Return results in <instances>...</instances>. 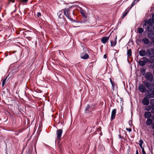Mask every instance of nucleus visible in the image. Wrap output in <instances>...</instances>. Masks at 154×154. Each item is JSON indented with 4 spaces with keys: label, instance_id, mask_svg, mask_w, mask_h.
Returning a JSON list of instances; mask_svg holds the SVG:
<instances>
[{
    "label": "nucleus",
    "instance_id": "e433bc0d",
    "mask_svg": "<svg viewBox=\"0 0 154 154\" xmlns=\"http://www.w3.org/2000/svg\"><path fill=\"white\" fill-rule=\"evenodd\" d=\"M151 126L152 129H154V123L152 124Z\"/></svg>",
    "mask_w": 154,
    "mask_h": 154
},
{
    "label": "nucleus",
    "instance_id": "37998d69",
    "mask_svg": "<svg viewBox=\"0 0 154 154\" xmlns=\"http://www.w3.org/2000/svg\"><path fill=\"white\" fill-rule=\"evenodd\" d=\"M140 148L142 149V148H143L142 146V145H139Z\"/></svg>",
    "mask_w": 154,
    "mask_h": 154
},
{
    "label": "nucleus",
    "instance_id": "c03bdc74",
    "mask_svg": "<svg viewBox=\"0 0 154 154\" xmlns=\"http://www.w3.org/2000/svg\"><path fill=\"white\" fill-rule=\"evenodd\" d=\"M136 154H139L137 150V151H136Z\"/></svg>",
    "mask_w": 154,
    "mask_h": 154
},
{
    "label": "nucleus",
    "instance_id": "7c9ffc66",
    "mask_svg": "<svg viewBox=\"0 0 154 154\" xmlns=\"http://www.w3.org/2000/svg\"><path fill=\"white\" fill-rule=\"evenodd\" d=\"M90 108V106L89 105H88L86 106L85 109V111H88Z\"/></svg>",
    "mask_w": 154,
    "mask_h": 154
},
{
    "label": "nucleus",
    "instance_id": "aec40b11",
    "mask_svg": "<svg viewBox=\"0 0 154 154\" xmlns=\"http://www.w3.org/2000/svg\"><path fill=\"white\" fill-rule=\"evenodd\" d=\"M142 42L145 45H148L149 42V40L147 38H143L142 39Z\"/></svg>",
    "mask_w": 154,
    "mask_h": 154
},
{
    "label": "nucleus",
    "instance_id": "412c9836",
    "mask_svg": "<svg viewBox=\"0 0 154 154\" xmlns=\"http://www.w3.org/2000/svg\"><path fill=\"white\" fill-rule=\"evenodd\" d=\"M152 120L150 118L147 119L146 122V124L148 126H149L152 124Z\"/></svg>",
    "mask_w": 154,
    "mask_h": 154
},
{
    "label": "nucleus",
    "instance_id": "dca6fc26",
    "mask_svg": "<svg viewBox=\"0 0 154 154\" xmlns=\"http://www.w3.org/2000/svg\"><path fill=\"white\" fill-rule=\"evenodd\" d=\"M109 38V36L107 37H103L101 39V42L103 44L106 43L108 41Z\"/></svg>",
    "mask_w": 154,
    "mask_h": 154
},
{
    "label": "nucleus",
    "instance_id": "2f4dec72",
    "mask_svg": "<svg viewBox=\"0 0 154 154\" xmlns=\"http://www.w3.org/2000/svg\"><path fill=\"white\" fill-rule=\"evenodd\" d=\"M139 145H142L143 143V141L141 139L139 141Z\"/></svg>",
    "mask_w": 154,
    "mask_h": 154
},
{
    "label": "nucleus",
    "instance_id": "f03ea898",
    "mask_svg": "<svg viewBox=\"0 0 154 154\" xmlns=\"http://www.w3.org/2000/svg\"><path fill=\"white\" fill-rule=\"evenodd\" d=\"M147 51L148 53L149 57H151L149 60L150 63H153L154 62V49L153 48H150L147 50Z\"/></svg>",
    "mask_w": 154,
    "mask_h": 154
},
{
    "label": "nucleus",
    "instance_id": "ea45409f",
    "mask_svg": "<svg viewBox=\"0 0 154 154\" xmlns=\"http://www.w3.org/2000/svg\"><path fill=\"white\" fill-rule=\"evenodd\" d=\"M16 33L17 34H20V32L19 31L17 30L16 32Z\"/></svg>",
    "mask_w": 154,
    "mask_h": 154
},
{
    "label": "nucleus",
    "instance_id": "1a4fd4ad",
    "mask_svg": "<svg viewBox=\"0 0 154 154\" xmlns=\"http://www.w3.org/2000/svg\"><path fill=\"white\" fill-rule=\"evenodd\" d=\"M146 29H145V30L147 31L148 32H154V27L152 25H148Z\"/></svg>",
    "mask_w": 154,
    "mask_h": 154
},
{
    "label": "nucleus",
    "instance_id": "6ab92c4d",
    "mask_svg": "<svg viewBox=\"0 0 154 154\" xmlns=\"http://www.w3.org/2000/svg\"><path fill=\"white\" fill-rule=\"evenodd\" d=\"M147 36L148 38L151 39L152 41L154 40V33H149Z\"/></svg>",
    "mask_w": 154,
    "mask_h": 154
},
{
    "label": "nucleus",
    "instance_id": "0eeeda50",
    "mask_svg": "<svg viewBox=\"0 0 154 154\" xmlns=\"http://www.w3.org/2000/svg\"><path fill=\"white\" fill-rule=\"evenodd\" d=\"M138 90L141 92L143 93L146 91V87L142 85H140L138 86Z\"/></svg>",
    "mask_w": 154,
    "mask_h": 154
},
{
    "label": "nucleus",
    "instance_id": "a211bd4d",
    "mask_svg": "<svg viewBox=\"0 0 154 154\" xmlns=\"http://www.w3.org/2000/svg\"><path fill=\"white\" fill-rule=\"evenodd\" d=\"M150 104L152 107L151 112L152 113L154 114V99H152L151 100Z\"/></svg>",
    "mask_w": 154,
    "mask_h": 154
},
{
    "label": "nucleus",
    "instance_id": "5701e85b",
    "mask_svg": "<svg viewBox=\"0 0 154 154\" xmlns=\"http://www.w3.org/2000/svg\"><path fill=\"white\" fill-rule=\"evenodd\" d=\"M145 107V109L146 110L148 111V112L151 109H152V106H150L149 105H146Z\"/></svg>",
    "mask_w": 154,
    "mask_h": 154
},
{
    "label": "nucleus",
    "instance_id": "393cba45",
    "mask_svg": "<svg viewBox=\"0 0 154 154\" xmlns=\"http://www.w3.org/2000/svg\"><path fill=\"white\" fill-rule=\"evenodd\" d=\"M143 29L142 28L140 27L137 29V31L140 34L142 33L143 32Z\"/></svg>",
    "mask_w": 154,
    "mask_h": 154
},
{
    "label": "nucleus",
    "instance_id": "f257e3e1",
    "mask_svg": "<svg viewBox=\"0 0 154 154\" xmlns=\"http://www.w3.org/2000/svg\"><path fill=\"white\" fill-rule=\"evenodd\" d=\"M145 85L149 89L147 91L148 96L144 97L142 99V103L143 105H147L149 103L148 97L151 98H154V83L152 82H146Z\"/></svg>",
    "mask_w": 154,
    "mask_h": 154
},
{
    "label": "nucleus",
    "instance_id": "6e6552de",
    "mask_svg": "<svg viewBox=\"0 0 154 154\" xmlns=\"http://www.w3.org/2000/svg\"><path fill=\"white\" fill-rule=\"evenodd\" d=\"M58 15L59 17L58 21L59 22L61 20V22H63L64 21V19L63 18V14L62 11H60L58 13Z\"/></svg>",
    "mask_w": 154,
    "mask_h": 154
},
{
    "label": "nucleus",
    "instance_id": "c85d7f7f",
    "mask_svg": "<svg viewBox=\"0 0 154 154\" xmlns=\"http://www.w3.org/2000/svg\"><path fill=\"white\" fill-rule=\"evenodd\" d=\"M137 2L136 0H134L132 3L131 4V7L129 9H130Z\"/></svg>",
    "mask_w": 154,
    "mask_h": 154
},
{
    "label": "nucleus",
    "instance_id": "72a5a7b5",
    "mask_svg": "<svg viewBox=\"0 0 154 154\" xmlns=\"http://www.w3.org/2000/svg\"><path fill=\"white\" fill-rule=\"evenodd\" d=\"M142 152L143 154H146V152L145 151L144 149V148H142Z\"/></svg>",
    "mask_w": 154,
    "mask_h": 154
},
{
    "label": "nucleus",
    "instance_id": "2eb2a0df",
    "mask_svg": "<svg viewBox=\"0 0 154 154\" xmlns=\"http://www.w3.org/2000/svg\"><path fill=\"white\" fill-rule=\"evenodd\" d=\"M33 33L31 31H27L23 32V34L24 35V37L26 38V36H30V35H31Z\"/></svg>",
    "mask_w": 154,
    "mask_h": 154
},
{
    "label": "nucleus",
    "instance_id": "4468645a",
    "mask_svg": "<svg viewBox=\"0 0 154 154\" xmlns=\"http://www.w3.org/2000/svg\"><path fill=\"white\" fill-rule=\"evenodd\" d=\"M117 35H116L114 37V38H115L114 40H112L110 41L111 46H114L116 45L117 43Z\"/></svg>",
    "mask_w": 154,
    "mask_h": 154
},
{
    "label": "nucleus",
    "instance_id": "c756f323",
    "mask_svg": "<svg viewBox=\"0 0 154 154\" xmlns=\"http://www.w3.org/2000/svg\"><path fill=\"white\" fill-rule=\"evenodd\" d=\"M32 35H30V36H29L28 37H27V36H26V38H27L28 40L30 41L32 39Z\"/></svg>",
    "mask_w": 154,
    "mask_h": 154
},
{
    "label": "nucleus",
    "instance_id": "bb28decb",
    "mask_svg": "<svg viewBox=\"0 0 154 154\" xmlns=\"http://www.w3.org/2000/svg\"><path fill=\"white\" fill-rule=\"evenodd\" d=\"M132 52L131 49H129L127 51V55L128 57H130L131 56Z\"/></svg>",
    "mask_w": 154,
    "mask_h": 154
},
{
    "label": "nucleus",
    "instance_id": "4c0bfd02",
    "mask_svg": "<svg viewBox=\"0 0 154 154\" xmlns=\"http://www.w3.org/2000/svg\"><path fill=\"white\" fill-rule=\"evenodd\" d=\"M152 20H154V13H153L152 14Z\"/></svg>",
    "mask_w": 154,
    "mask_h": 154
},
{
    "label": "nucleus",
    "instance_id": "58836bf2",
    "mask_svg": "<svg viewBox=\"0 0 154 154\" xmlns=\"http://www.w3.org/2000/svg\"><path fill=\"white\" fill-rule=\"evenodd\" d=\"M107 57V55L106 54H105L103 56V58L105 59Z\"/></svg>",
    "mask_w": 154,
    "mask_h": 154
},
{
    "label": "nucleus",
    "instance_id": "39448f33",
    "mask_svg": "<svg viewBox=\"0 0 154 154\" xmlns=\"http://www.w3.org/2000/svg\"><path fill=\"white\" fill-rule=\"evenodd\" d=\"M145 77L146 79L149 81L151 82L153 81V75L151 72H147L145 74Z\"/></svg>",
    "mask_w": 154,
    "mask_h": 154
},
{
    "label": "nucleus",
    "instance_id": "a18cd8bd",
    "mask_svg": "<svg viewBox=\"0 0 154 154\" xmlns=\"http://www.w3.org/2000/svg\"><path fill=\"white\" fill-rule=\"evenodd\" d=\"M153 118L154 119V115H153Z\"/></svg>",
    "mask_w": 154,
    "mask_h": 154
},
{
    "label": "nucleus",
    "instance_id": "c9c22d12",
    "mask_svg": "<svg viewBox=\"0 0 154 154\" xmlns=\"http://www.w3.org/2000/svg\"><path fill=\"white\" fill-rule=\"evenodd\" d=\"M126 130L127 131H128L129 132H131L132 131L131 129V128H127L126 129Z\"/></svg>",
    "mask_w": 154,
    "mask_h": 154
},
{
    "label": "nucleus",
    "instance_id": "79ce46f5",
    "mask_svg": "<svg viewBox=\"0 0 154 154\" xmlns=\"http://www.w3.org/2000/svg\"><path fill=\"white\" fill-rule=\"evenodd\" d=\"M152 68H154V64H153V65L152 66ZM153 74H154V70L153 71Z\"/></svg>",
    "mask_w": 154,
    "mask_h": 154
},
{
    "label": "nucleus",
    "instance_id": "473e14b6",
    "mask_svg": "<svg viewBox=\"0 0 154 154\" xmlns=\"http://www.w3.org/2000/svg\"><path fill=\"white\" fill-rule=\"evenodd\" d=\"M37 16L38 17H39L41 16V13L40 12H38L37 14Z\"/></svg>",
    "mask_w": 154,
    "mask_h": 154
},
{
    "label": "nucleus",
    "instance_id": "cd10ccee",
    "mask_svg": "<svg viewBox=\"0 0 154 154\" xmlns=\"http://www.w3.org/2000/svg\"><path fill=\"white\" fill-rule=\"evenodd\" d=\"M7 79V78H6L5 79H2V86L3 87L5 85V83L6 82V80Z\"/></svg>",
    "mask_w": 154,
    "mask_h": 154
},
{
    "label": "nucleus",
    "instance_id": "ddd939ff",
    "mask_svg": "<svg viewBox=\"0 0 154 154\" xmlns=\"http://www.w3.org/2000/svg\"><path fill=\"white\" fill-rule=\"evenodd\" d=\"M152 116L151 112H146L144 113V116L146 119L150 118Z\"/></svg>",
    "mask_w": 154,
    "mask_h": 154
},
{
    "label": "nucleus",
    "instance_id": "f704fd0d",
    "mask_svg": "<svg viewBox=\"0 0 154 154\" xmlns=\"http://www.w3.org/2000/svg\"><path fill=\"white\" fill-rule=\"evenodd\" d=\"M21 2L24 3H26L27 2L28 0H20Z\"/></svg>",
    "mask_w": 154,
    "mask_h": 154
},
{
    "label": "nucleus",
    "instance_id": "4be33fe9",
    "mask_svg": "<svg viewBox=\"0 0 154 154\" xmlns=\"http://www.w3.org/2000/svg\"><path fill=\"white\" fill-rule=\"evenodd\" d=\"M139 54L141 56H144L146 55V53L145 50H141L139 52Z\"/></svg>",
    "mask_w": 154,
    "mask_h": 154
},
{
    "label": "nucleus",
    "instance_id": "9d476101",
    "mask_svg": "<svg viewBox=\"0 0 154 154\" xmlns=\"http://www.w3.org/2000/svg\"><path fill=\"white\" fill-rule=\"evenodd\" d=\"M63 133V130L61 129H58L56 131L57 139L60 140Z\"/></svg>",
    "mask_w": 154,
    "mask_h": 154
},
{
    "label": "nucleus",
    "instance_id": "a19ab883",
    "mask_svg": "<svg viewBox=\"0 0 154 154\" xmlns=\"http://www.w3.org/2000/svg\"><path fill=\"white\" fill-rule=\"evenodd\" d=\"M10 2H14V0H9Z\"/></svg>",
    "mask_w": 154,
    "mask_h": 154
},
{
    "label": "nucleus",
    "instance_id": "7ed1b4c3",
    "mask_svg": "<svg viewBox=\"0 0 154 154\" xmlns=\"http://www.w3.org/2000/svg\"><path fill=\"white\" fill-rule=\"evenodd\" d=\"M142 60H139L138 61L139 65L142 66H144L146 63L149 62V60L146 57H143L141 59Z\"/></svg>",
    "mask_w": 154,
    "mask_h": 154
},
{
    "label": "nucleus",
    "instance_id": "423d86ee",
    "mask_svg": "<svg viewBox=\"0 0 154 154\" xmlns=\"http://www.w3.org/2000/svg\"><path fill=\"white\" fill-rule=\"evenodd\" d=\"M145 23L143 25V27L144 26H146L148 25H152L154 23V20L151 19H149L148 21H145Z\"/></svg>",
    "mask_w": 154,
    "mask_h": 154
},
{
    "label": "nucleus",
    "instance_id": "a878e982",
    "mask_svg": "<svg viewBox=\"0 0 154 154\" xmlns=\"http://www.w3.org/2000/svg\"><path fill=\"white\" fill-rule=\"evenodd\" d=\"M140 71L141 73L143 75H144L145 74L146 70L143 69H141L140 70Z\"/></svg>",
    "mask_w": 154,
    "mask_h": 154
},
{
    "label": "nucleus",
    "instance_id": "9b49d317",
    "mask_svg": "<svg viewBox=\"0 0 154 154\" xmlns=\"http://www.w3.org/2000/svg\"><path fill=\"white\" fill-rule=\"evenodd\" d=\"M81 58L84 59H87L89 58L88 54L85 52H83L81 54Z\"/></svg>",
    "mask_w": 154,
    "mask_h": 154
},
{
    "label": "nucleus",
    "instance_id": "20e7f679",
    "mask_svg": "<svg viewBox=\"0 0 154 154\" xmlns=\"http://www.w3.org/2000/svg\"><path fill=\"white\" fill-rule=\"evenodd\" d=\"M69 9H67L65 8L63 12L65 15L69 19V20H70L71 21L73 22H75V20H74L71 18L70 16L69 15Z\"/></svg>",
    "mask_w": 154,
    "mask_h": 154
},
{
    "label": "nucleus",
    "instance_id": "f3484780",
    "mask_svg": "<svg viewBox=\"0 0 154 154\" xmlns=\"http://www.w3.org/2000/svg\"><path fill=\"white\" fill-rule=\"evenodd\" d=\"M80 11L81 14L85 18H87V15L86 14V12L85 11L82 9L81 8H80Z\"/></svg>",
    "mask_w": 154,
    "mask_h": 154
},
{
    "label": "nucleus",
    "instance_id": "f8f14e48",
    "mask_svg": "<svg viewBox=\"0 0 154 154\" xmlns=\"http://www.w3.org/2000/svg\"><path fill=\"white\" fill-rule=\"evenodd\" d=\"M116 112V109H114L112 110L111 113V120H112L115 118Z\"/></svg>",
    "mask_w": 154,
    "mask_h": 154
},
{
    "label": "nucleus",
    "instance_id": "49530a36",
    "mask_svg": "<svg viewBox=\"0 0 154 154\" xmlns=\"http://www.w3.org/2000/svg\"><path fill=\"white\" fill-rule=\"evenodd\" d=\"M153 135H154V132H153Z\"/></svg>",
    "mask_w": 154,
    "mask_h": 154
},
{
    "label": "nucleus",
    "instance_id": "b1692460",
    "mask_svg": "<svg viewBox=\"0 0 154 154\" xmlns=\"http://www.w3.org/2000/svg\"><path fill=\"white\" fill-rule=\"evenodd\" d=\"M130 10V9H129L128 10L126 9L125 11H124L122 14V18H123L128 13V11Z\"/></svg>",
    "mask_w": 154,
    "mask_h": 154
}]
</instances>
